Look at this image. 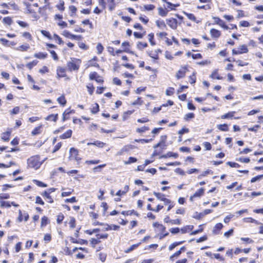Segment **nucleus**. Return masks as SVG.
Wrapping results in <instances>:
<instances>
[{
    "instance_id": "8fccbe9b",
    "label": "nucleus",
    "mask_w": 263,
    "mask_h": 263,
    "mask_svg": "<svg viewBox=\"0 0 263 263\" xmlns=\"http://www.w3.org/2000/svg\"><path fill=\"white\" fill-rule=\"evenodd\" d=\"M191 55L193 59H201L202 55L200 53H197V54H192L190 53H187V55L189 56Z\"/></svg>"
},
{
    "instance_id": "4d7b16f0",
    "label": "nucleus",
    "mask_w": 263,
    "mask_h": 263,
    "mask_svg": "<svg viewBox=\"0 0 263 263\" xmlns=\"http://www.w3.org/2000/svg\"><path fill=\"white\" fill-rule=\"evenodd\" d=\"M41 33L45 36L48 37V39H51V36L50 34V33L48 32V31H47L46 30H41Z\"/></svg>"
},
{
    "instance_id": "f257e3e1",
    "label": "nucleus",
    "mask_w": 263,
    "mask_h": 263,
    "mask_svg": "<svg viewBox=\"0 0 263 263\" xmlns=\"http://www.w3.org/2000/svg\"><path fill=\"white\" fill-rule=\"evenodd\" d=\"M43 161H41L38 155L31 156L27 159L28 166L35 170L39 169Z\"/></svg>"
},
{
    "instance_id": "1a4fd4ad",
    "label": "nucleus",
    "mask_w": 263,
    "mask_h": 263,
    "mask_svg": "<svg viewBox=\"0 0 263 263\" xmlns=\"http://www.w3.org/2000/svg\"><path fill=\"white\" fill-rule=\"evenodd\" d=\"M210 34L213 37L216 39L218 38L221 35L220 31L213 28L211 29Z\"/></svg>"
},
{
    "instance_id": "5701e85b",
    "label": "nucleus",
    "mask_w": 263,
    "mask_h": 263,
    "mask_svg": "<svg viewBox=\"0 0 263 263\" xmlns=\"http://www.w3.org/2000/svg\"><path fill=\"white\" fill-rule=\"evenodd\" d=\"M13 21L10 17H5L3 20V23L7 25H11Z\"/></svg>"
},
{
    "instance_id": "6e6552de",
    "label": "nucleus",
    "mask_w": 263,
    "mask_h": 263,
    "mask_svg": "<svg viewBox=\"0 0 263 263\" xmlns=\"http://www.w3.org/2000/svg\"><path fill=\"white\" fill-rule=\"evenodd\" d=\"M66 69L64 68L59 67L57 70V74L58 78H63L66 76Z\"/></svg>"
},
{
    "instance_id": "a878e982",
    "label": "nucleus",
    "mask_w": 263,
    "mask_h": 263,
    "mask_svg": "<svg viewBox=\"0 0 263 263\" xmlns=\"http://www.w3.org/2000/svg\"><path fill=\"white\" fill-rule=\"evenodd\" d=\"M235 111L229 112L227 114L223 115L221 116V118L222 119L232 118L234 116Z\"/></svg>"
},
{
    "instance_id": "c9c22d12",
    "label": "nucleus",
    "mask_w": 263,
    "mask_h": 263,
    "mask_svg": "<svg viewBox=\"0 0 263 263\" xmlns=\"http://www.w3.org/2000/svg\"><path fill=\"white\" fill-rule=\"evenodd\" d=\"M10 133L9 132L4 133L2 135V139L5 141H8L9 140Z\"/></svg>"
},
{
    "instance_id": "4c0bfd02",
    "label": "nucleus",
    "mask_w": 263,
    "mask_h": 263,
    "mask_svg": "<svg viewBox=\"0 0 263 263\" xmlns=\"http://www.w3.org/2000/svg\"><path fill=\"white\" fill-rule=\"evenodd\" d=\"M148 37L149 42H150L152 46L155 45V42H154V33H151L148 34Z\"/></svg>"
},
{
    "instance_id": "39448f33",
    "label": "nucleus",
    "mask_w": 263,
    "mask_h": 263,
    "mask_svg": "<svg viewBox=\"0 0 263 263\" xmlns=\"http://www.w3.org/2000/svg\"><path fill=\"white\" fill-rule=\"evenodd\" d=\"M167 25L173 29H175L177 27V21L174 18H171L166 20Z\"/></svg>"
},
{
    "instance_id": "bb28decb",
    "label": "nucleus",
    "mask_w": 263,
    "mask_h": 263,
    "mask_svg": "<svg viewBox=\"0 0 263 263\" xmlns=\"http://www.w3.org/2000/svg\"><path fill=\"white\" fill-rule=\"evenodd\" d=\"M147 46V44L146 43L139 42L137 44V47L139 50H143L144 48H146Z\"/></svg>"
},
{
    "instance_id": "b1692460",
    "label": "nucleus",
    "mask_w": 263,
    "mask_h": 263,
    "mask_svg": "<svg viewBox=\"0 0 263 263\" xmlns=\"http://www.w3.org/2000/svg\"><path fill=\"white\" fill-rule=\"evenodd\" d=\"M121 214L124 215H131L132 214H135L137 216H138L139 214L137 213V212L135 211L134 210H129L127 211H122L121 212Z\"/></svg>"
},
{
    "instance_id": "49530a36",
    "label": "nucleus",
    "mask_w": 263,
    "mask_h": 263,
    "mask_svg": "<svg viewBox=\"0 0 263 263\" xmlns=\"http://www.w3.org/2000/svg\"><path fill=\"white\" fill-rule=\"evenodd\" d=\"M100 240L98 239V238H91L90 240V243L92 247H95V246L99 243L100 242Z\"/></svg>"
},
{
    "instance_id": "f03ea898",
    "label": "nucleus",
    "mask_w": 263,
    "mask_h": 263,
    "mask_svg": "<svg viewBox=\"0 0 263 263\" xmlns=\"http://www.w3.org/2000/svg\"><path fill=\"white\" fill-rule=\"evenodd\" d=\"M81 60L77 59H71L67 63V67L70 71L78 70L80 67Z\"/></svg>"
},
{
    "instance_id": "a211bd4d",
    "label": "nucleus",
    "mask_w": 263,
    "mask_h": 263,
    "mask_svg": "<svg viewBox=\"0 0 263 263\" xmlns=\"http://www.w3.org/2000/svg\"><path fill=\"white\" fill-rule=\"evenodd\" d=\"M193 229V226H186L181 229L182 233H185L192 230Z\"/></svg>"
},
{
    "instance_id": "20e7f679",
    "label": "nucleus",
    "mask_w": 263,
    "mask_h": 263,
    "mask_svg": "<svg viewBox=\"0 0 263 263\" xmlns=\"http://www.w3.org/2000/svg\"><path fill=\"white\" fill-rule=\"evenodd\" d=\"M187 71L186 66L182 67L177 72L176 77L177 79L183 78L185 76Z\"/></svg>"
},
{
    "instance_id": "0e129e2a",
    "label": "nucleus",
    "mask_w": 263,
    "mask_h": 263,
    "mask_svg": "<svg viewBox=\"0 0 263 263\" xmlns=\"http://www.w3.org/2000/svg\"><path fill=\"white\" fill-rule=\"evenodd\" d=\"M262 177H263V175L257 176L255 177L252 178L251 180V183H254V182H256V181L260 179Z\"/></svg>"
},
{
    "instance_id": "c03bdc74",
    "label": "nucleus",
    "mask_w": 263,
    "mask_h": 263,
    "mask_svg": "<svg viewBox=\"0 0 263 263\" xmlns=\"http://www.w3.org/2000/svg\"><path fill=\"white\" fill-rule=\"evenodd\" d=\"M96 48H97L98 54H101L104 49V47L101 43H98L97 45Z\"/></svg>"
},
{
    "instance_id": "603ef678",
    "label": "nucleus",
    "mask_w": 263,
    "mask_h": 263,
    "mask_svg": "<svg viewBox=\"0 0 263 263\" xmlns=\"http://www.w3.org/2000/svg\"><path fill=\"white\" fill-rule=\"evenodd\" d=\"M143 103V101L141 100L140 98H138L137 100H136L134 102L132 103V105H142Z\"/></svg>"
},
{
    "instance_id": "e2e57ef3",
    "label": "nucleus",
    "mask_w": 263,
    "mask_h": 263,
    "mask_svg": "<svg viewBox=\"0 0 263 263\" xmlns=\"http://www.w3.org/2000/svg\"><path fill=\"white\" fill-rule=\"evenodd\" d=\"M23 36L24 37H25V38H26V39H28L29 41L32 40V36H31V35L30 34V33H29V32H25L23 33Z\"/></svg>"
},
{
    "instance_id": "6ab92c4d",
    "label": "nucleus",
    "mask_w": 263,
    "mask_h": 263,
    "mask_svg": "<svg viewBox=\"0 0 263 263\" xmlns=\"http://www.w3.org/2000/svg\"><path fill=\"white\" fill-rule=\"evenodd\" d=\"M141 243V242L138 243L137 244H134V245L131 246L128 249L125 250L124 252L126 253H128L132 251L134 249H136L137 248H138Z\"/></svg>"
},
{
    "instance_id": "09e8293b",
    "label": "nucleus",
    "mask_w": 263,
    "mask_h": 263,
    "mask_svg": "<svg viewBox=\"0 0 263 263\" xmlns=\"http://www.w3.org/2000/svg\"><path fill=\"white\" fill-rule=\"evenodd\" d=\"M9 7H11L13 10H18V7L14 2H10L8 3Z\"/></svg>"
},
{
    "instance_id": "864d4df0",
    "label": "nucleus",
    "mask_w": 263,
    "mask_h": 263,
    "mask_svg": "<svg viewBox=\"0 0 263 263\" xmlns=\"http://www.w3.org/2000/svg\"><path fill=\"white\" fill-rule=\"evenodd\" d=\"M149 128L147 126H143L141 128H138L137 129L136 131L138 133H144L146 130H148Z\"/></svg>"
},
{
    "instance_id": "f3484780",
    "label": "nucleus",
    "mask_w": 263,
    "mask_h": 263,
    "mask_svg": "<svg viewBox=\"0 0 263 263\" xmlns=\"http://www.w3.org/2000/svg\"><path fill=\"white\" fill-rule=\"evenodd\" d=\"M42 128V125H41L36 127H35L31 132V134L33 136L37 135L41 133V129Z\"/></svg>"
},
{
    "instance_id": "338daca9",
    "label": "nucleus",
    "mask_w": 263,
    "mask_h": 263,
    "mask_svg": "<svg viewBox=\"0 0 263 263\" xmlns=\"http://www.w3.org/2000/svg\"><path fill=\"white\" fill-rule=\"evenodd\" d=\"M189 132V129L188 128H183L178 132V134L180 135H182L185 133H187Z\"/></svg>"
},
{
    "instance_id": "f704fd0d",
    "label": "nucleus",
    "mask_w": 263,
    "mask_h": 263,
    "mask_svg": "<svg viewBox=\"0 0 263 263\" xmlns=\"http://www.w3.org/2000/svg\"><path fill=\"white\" fill-rule=\"evenodd\" d=\"M158 13L161 16H165L167 14V11L165 10L162 8H158Z\"/></svg>"
},
{
    "instance_id": "393cba45",
    "label": "nucleus",
    "mask_w": 263,
    "mask_h": 263,
    "mask_svg": "<svg viewBox=\"0 0 263 263\" xmlns=\"http://www.w3.org/2000/svg\"><path fill=\"white\" fill-rule=\"evenodd\" d=\"M86 87H87V91L89 92V93L90 95H92L94 89H95V87H93L92 84L88 83Z\"/></svg>"
},
{
    "instance_id": "423d86ee",
    "label": "nucleus",
    "mask_w": 263,
    "mask_h": 263,
    "mask_svg": "<svg viewBox=\"0 0 263 263\" xmlns=\"http://www.w3.org/2000/svg\"><path fill=\"white\" fill-rule=\"evenodd\" d=\"M213 18L214 20V22L216 24H218L223 29L227 30L229 28L228 26L224 24V22L222 20H221L220 18L214 16L213 17Z\"/></svg>"
},
{
    "instance_id": "de8ad7c7",
    "label": "nucleus",
    "mask_w": 263,
    "mask_h": 263,
    "mask_svg": "<svg viewBox=\"0 0 263 263\" xmlns=\"http://www.w3.org/2000/svg\"><path fill=\"white\" fill-rule=\"evenodd\" d=\"M185 15L187 17V18L193 21H196V17L195 15L192 13H188L186 12H184Z\"/></svg>"
},
{
    "instance_id": "4468645a",
    "label": "nucleus",
    "mask_w": 263,
    "mask_h": 263,
    "mask_svg": "<svg viewBox=\"0 0 263 263\" xmlns=\"http://www.w3.org/2000/svg\"><path fill=\"white\" fill-rule=\"evenodd\" d=\"M42 195L46 198V199L47 200V202L50 203H53V200L52 199L51 196L50 195V194H49V192H44L42 194Z\"/></svg>"
},
{
    "instance_id": "680f3d73",
    "label": "nucleus",
    "mask_w": 263,
    "mask_h": 263,
    "mask_svg": "<svg viewBox=\"0 0 263 263\" xmlns=\"http://www.w3.org/2000/svg\"><path fill=\"white\" fill-rule=\"evenodd\" d=\"M108 235L107 234H97L96 236L99 240L100 239H106L108 237Z\"/></svg>"
},
{
    "instance_id": "a19ab883",
    "label": "nucleus",
    "mask_w": 263,
    "mask_h": 263,
    "mask_svg": "<svg viewBox=\"0 0 263 263\" xmlns=\"http://www.w3.org/2000/svg\"><path fill=\"white\" fill-rule=\"evenodd\" d=\"M134 110H127L123 114V119L124 120H126L128 117L134 112Z\"/></svg>"
},
{
    "instance_id": "2f4dec72",
    "label": "nucleus",
    "mask_w": 263,
    "mask_h": 263,
    "mask_svg": "<svg viewBox=\"0 0 263 263\" xmlns=\"http://www.w3.org/2000/svg\"><path fill=\"white\" fill-rule=\"evenodd\" d=\"M99 259L102 261L104 262L106 260V254L104 253L100 252L98 254Z\"/></svg>"
},
{
    "instance_id": "dca6fc26",
    "label": "nucleus",
    "mask_w": 263,
    "mask_h": 263,
    "mask_svg": "<svg viewBox=\"0 0 263 263\" xmlns=\"http://www.w3.org/2000/svg\"><path fill=\"white\" fill-rule=\"evenodd\" d=\"M72 112H74L73 110H71L69 109L66 110L63 114V120L64 121L67 120L68 118L67 116L69 115Z\"/></svg>"
},
{
    "instance_id": "0eeeda50",
    "label": "nucleus",
    "mask_w": 263,
    "mask_h": 263,
    "mask_svg": "<svg viewBox=\"0 0 263 263\" xmlns=\"http://www.w3.org/2000/svg\"><path fill=\"white\" fill-rule=\"evenodd\" d=\"M204 190L203 188L199 189L194 193L193 196L190 197V200L192 201L194 198L200 197V196H202L204 194Z\"/></svg>"
},
{
    "instance_id": "412c9836",
    "label": "nucleus",
    "mask_w": 263,
    "mask_h": 263,
    "mask_svg": "<svg viewBox=\"0 0 263 263\" xmlns=\"http://www.w3.org/2000/svg\"><path fill=\"white\" fill-rule=\"evenodd\" d=\"M48 223V218L47 216H44L41 219V227H44L47 226Z\"/></svg>"
},
{
    "instance_id": "69168bd1",
    "label": "nucleus",
    "mask_w": 263,
    "mask_h": 263,
    "mask_svg": "<svg viewBox=\"0 0 263 263\" xmlns=\"http://www.w3.org/2000/svg\"><path fill=\"white\" fill-rule=\"evenodd\" d=\"M203 145H204V147L205 148L206 150L209 151V150H211L212 148V145L210 144V143H209V142H205L203 143Z\"/></svg>"
},
{
    "instance_id": "473e14b6",
    "label": "nucleus",
    "mask_w": 263,
    "mask_h": 263,
    "mask_svg": "<svg viewBox=\"0 0 263 263\" xmlns=\"http://www.w3.org/2000/svg\"><path fill=\"white\" fill-rule=\"evenodd\" d=\"M217 127L221 131L227 132L229 130L228 125L226 124L218 125Z\"/></svg>"
},
{
    "instance_id": "f8f14e48",
    "label": "nucleus",
    "mask_w": 263,
    "mask_h": 263,
    "mask_svg": "<svg viewBox=\"0 0 263 263\" xmlns=\"http://www.w3.org/2000/svg\"><path fill=\"white\" fill-rule=\"evenodd\" d=\"M157 26L160 29H163L166 28L165 22L163 20H158L156 22Z\"/></svg>"
},
{
    "instance_id": "3c124183",
    "label": "nucleus",
    "mask_w": 263,
    "mask_h": 263,
    "mask_svg": "<svg viewBox=\"0 0 263 263\" xmlns=\"http://www.w3.org/2000/svg\"><path fill=\"white\" fill-rule=\"evenodd\" d=\"M227 164L232 167L238 168L240 166L239 164L233 162L229 161L227 163Z\"/></svg>"
},
{
    "instance_id": "37998d69",
    "label": "nucleus",
    "mask_w": 263,
    "mask_h": 263,
    "mask_svg": "<svg viewBox=\"0 0 263 263\" xmlns=\"http://www.w3.org/2000/svg\"><path fill=\"white\" fill-rule=\"evenodd\" d=\"M170 157H174L175 158H177L178 157V154L170 152L166 155H162L161 156V158H167Z\"/></svg>"
},
{
    "instance_id": "6e6d98bb",
    "label": "nucleus",
    "mask_w": 263,
    "mask_h": 263,
    "mask_svg": "<svg viewBox=\"0 0 263 263\" xmlns=\"http://www.w3.org/2000/svg\"><path fill=\"white\" fill-rule=\"evenodd\" d=\"M144 8L145 10L150 11L153 10L155 8V7L153 5L149 4L144 5Z\"/></svg>"
},
{
    "instance_id": "9d476101",
    "label": "nucleus",
    "mask_w": 263,
    "mask_h": 263,
    "mask_svg": "<svg viewBox=\"0 0 263 263\" xmlns=\"http://www.w3.org/2000/svg\"><path fill=\"white\" fill-rule=\"evenodd\" d=\"M223 228V224L221 223H217L213 229V233L217 234L219 233V231Z\"/></svg>"
},
{
    "instance_id": "ea45409f",
    "label": "nucleus",
    "mask_w": 263,
    "mask_h": 263,
    "mask_svg": "<svg viewBox=\"0 0 263 263\" xmlns=\"http://www.w3.org/2000/svg\"><path fill=\"white\" fill-rule=\"evenodd\" d=\"M238 49L240 50L241 53H247L248 52V48L245 45L240 46Z\"/></svg>"
},
{
    "instance_id": "9b49d317",
    "label": "nucleus",
    "mask_w": 263,
    "mask_h": 263,
    "mask_svg": "<svg viewBox=\"0 0 263 263\" xmlns=\"http://www.w3.org/2000/svg\"><path fill=\"white\" fill-rule=\"evenodd\" d=\"M72 130L71 129H69L66 132L61 135L60 136V138L62 139H65L70 138L72 135Z\"/></svg>"
},
{
    "instance_id": "cd10ccee",
    "label": "nucleus",
    "mask_w": 263,
    "mask_h": 263,
    "mask_svg": "<svg viewBox=\"0 0 263 263\" xmlns=\"http://www.w3.org/2000/svg\"><path fill=\"white\" fill-rule=\"evenodd\" d=\"M108 4L109 9L110 11L114 9L115 7V0H106Z\"/></svg>"
},
{
    "instance_id": "e433bc0d",
    "label": "nucleus",
    "mask_w": 263,
    "mask_h": 263,
    "mask_svg": "<svg viewBox=\"0 0 263 263\" xmlns=\"http://www.w3.org/2000/svg\"><path fill=\"white\" fill-rule=\"evenodd\" d=\"M99 110V106L98 104L95 103L91 108V112L92 114H96Z\"/></svg>"
},
{
    "instance_id": "2eb2a0df",
    "label": "nucleus",
    "mask_w": 263,
    "mask_h": 263,
    "mask_svg": "<svg viewBox=\"0 0 263 263\" xmlns=\"http://www.w3.org/2000/svg\"><path fill=\"white\" fill-rule=\"evenodd\" d=\"M210 78L217 80H221L222 78L220 77L218 73V69H215L210 75Z\"/></svg>"
},
{
    "instance_id": "774afa93",
    "label": "nucleus",
    "mask_w": 263,
    "mask_h": 263,
    "mask_svg": "<svg viewBox=\"0 0 263 263\" xmlns=\"http://www.w3.org/2000/svg\"><path fill=\"white\" fill-rule=\"evenodd\" d=\"M0 42L4 45V46H8L9 43V41L5 38L0 39Z\"/></svg>"
},
{
    "instance_id": "bf43d9fd",
    "label": "nucleus",
    "mask_w": 263,
    "mask_h": 263,
    "mask_svg": "<svg viewBox=\"0 0 263 263\" xmlns=\"http://www.w3.org/2000/svg\"><path fill=\"white\" fill-rule=\"evenodd\" d=\"M240 26L244 27H249L250 26V23L248 21H242L240 22Z\"/></svg>"
},
{
    "instance_id": "a18cd8bd",
    "label": "nucleus",
    "mask_w": 263,
    "mask_h": 263,
    "mask_svg": "<svg viewBox=\"0 0 263 263\" xmlns=\"http://www.w3.org/2000/svg\"><path fill=\"white\" fill-rule=\"evenodd\" d=\"M10 206H11L10 202H9L8 201H1V208H4V207L10 208Z\"/></svg>"
},
{
    "instance_id": "ddd939ff",
    "label": "nucleus",
    "mask_w": 263,
    "mask_h": 263,
    "mask_svg": "<svg viewBox=\"0 0 263 263\" xmlns=\"http://www.w3.org/2000/svg\"><path fill=\"white\" fill-rule=\"evenodd\" d=\"M30 46L29 44H25L24 45H22L21 46H20L15 48L16 50L18 51H27L28 49H29Z\"/></svg>"
},
{
    "instance_id": "7ed1b4c3",
    "label": "nucleus",
    "mask_w": 263,
    "mask_h": 263,
    "mask_svg": "<svg viewBox=\"0 0 263 263\" xmlns=\"http://www.w3.org/2000/svg\"><path fill=\"white\" fill-rule=\"evenodd\" d=\"M78 149L73 148V147H72L69 150V159L70 160L71 159H75L77 161H78L79 160L78 156Z\"/></svg>"
},
{
    "instance_id": "58836bf2",
    "label": "nucleus",
    "mask_w": 263,
    "mask_h": 263,
    "mask_svg": "<svg viewBox=\"0 0 263 263\" xmlns=\"http://www.w3.org/2000/svg\"><path fill=\"white\" fill-rule=\"evenodd\" d=\"M195 117V115L193 113L190 112L186 114L184 116V120L185 121H189L190 119H193Z\"/></svg>"
},
{
    "instance_id": "c756f323",
    "label": "nucleus",
    "mask_w": 263,
    "mask_h": 263,
    "mask_svg": "<svg viewBox=\"0 0 263 263\" xmlns=\"http://www.w3.org/2000/svg\"><path fill=\"white\" fill-rule=\"evenodd\" d=\"M57 101L59 103L62 105L63 106H64L66 103V100L63 96L59 97L57 99Z\"/></svg>"
},
{
    "instance_id": "7c9ffc66",
    "label": "nucleus",
    "mask_w": 263,
    "mask_h": 263,
    "mask_svg": "<svg viewBox=\"0 0 263 263\" xmlns=\"http://www.w3.org/2000/svg\"><path fill=\"white\" fill-rule=\"evenodd\" d=\"M154 195L160 200L163 201L165 199V195L162 193L154 192Z\"/></svg>"
},
{
    "instance_id": "aec40b11",
    "label": "nucleus",
    "mask_w": 263,
    "mask_h": 263,
    "mask_svg": "<svg viewBox=\"0 0 263 263\" xmlns=\"http://www.w3.org/2000/svg\"><path fill=\"white\" fill-rule=\"evenodd\" d=\"M58 114H55V115H50L48 116L45 118V119L46 120H50V121H53L54 122H55L58 120Z\"/></svg>"
},
{
    "instance_id": "5fc2aeb1",
    "label": "nucleus",
    "mask_w": 263,
    "mask_h": 263,
    "mask_svg": "<svg viewBox=\"0 0 263 263\" xmlns=\"http://www.w3.org/2000/svg\"><path fill=\"white\" fill-rule=\"evenodd\" d=\"M76 220L73 217H71L69 220V225L71 228H74L76 227Z\"/></svg>"
},
{
    "instance_id": "13d9d810",
    "label": "nucleus",
    "mask_w": 263,
    "mask_h": 263,
    "mask_svg": "<svg viewBox=\"0 0 263 263\" xmlns=\"http://www.w3.org/2000/svg\"><path fill=\"white\" fill-rule=\"evenodd\" d=\"M137 161V159L135 157H130L128 158V160L127 162H125V164H130L132 163L136 162Z\"/></svg>"
},
{
    "instance_id": "4be33fe9",
    "label": "nucleus",
    "mask_w": 263,
    "mask_h": 263,
    "mask_svg": "<svg viewBox=\"0 0 263 263\" xmlns=\"http://www.w3.org/2000/svg\"><path fill=\"white\" fill-rule=\"evenodd\" d=\"M47 56V53H43V52H39L37 53H35L34 54V57L40 59H45Z\"/></svg>"
},
{
    "instance_id": "72a5a7b5",
    "label": "nucleus",
    "mask_w": 263,
    "mask_h": 263,
    "mask_svg": "<svg viewBox=\"0 0 263 263\" xmlns=\"http://www.w3.org/2000/svg\"><path fill=\"white\" fill-rule=\"evenodd\" d=\"M184 241H179V242H176L172 244H171L169 247V250L172 251L176 247L178 246L179 245L182 244Z\"/></svg>"
},
{
    "instance_id": "79ce46f5",
    "label": "nucleus",
    "mask_w": 263,
    "mask_h": 263,
    "mask_svg": "<svg viewBox=\"0 0 263 263\" xmlns=\"http://www.w3.org/2000/svg\"><path fill=\"white\" fill-rule=\"evenodd\" d=\"M105 145V143L100 141H96L94 142H93V145H95L99 147H103Z\"/></svg>"
},
{
    "instance_id": "c85d7f7f",
    "label": "nucleus",
    "mask_w": 263,
    "mask_h": 263,
    "mask_svg": "<svg viewBox=\"0 0 263 263\" xmlns=\"http://www.w3.org/2000/svg\"><path fill=\"white\" fill-rule=\"evenodd\" d=\"M62 34L63 36H64L65 37H67V38H69V39H72L73 35H74V34H72L70 33L67 30H64L62 32Z\"/></svg>"
},
{
    "instance_id": "052dcab7",
    "label": "nucleus",
    "mask_w": 263,
    "mask_h": 263,
    "mask_svg": "<svg viewBox=\"0 0 263 263\" xmlns=\"http://www.w3.org/2000/svg\"><path fill=\"white\" fill-rule=\"evenodd\" d=\"M35 203L41 205L44 204V202L43 201V200L40 196H37L36 197Z\"/></svg>"
}]
</instances>
